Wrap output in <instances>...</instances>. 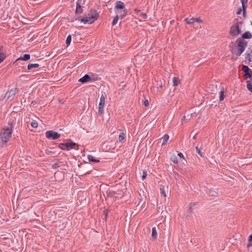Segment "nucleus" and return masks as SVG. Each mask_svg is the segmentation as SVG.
<instances>
[{"mask_svg": "<svg viewBox=\"0 0 252 252\" xmlns=\"http://www.w3.org/2000/svg\"><path fill=\"white\" fill-rule=\"evenodd\" d=\"M98 79V77H96L95 78H93V80H97ZM92 79L91 77L88 74L85 75L83 77L81 78L79 80V82H81L82 83H85L88 82H89L90 81L92 80Z\"/></svg>", "mask_w": 252, "mask_h": 252, "instance_id": "nucleus-9", "label": "nucleus"}, {"mask_svg": "<svg viewBox=\"0 0 252 252\" xmlns=\"http://www.w3.org/2000/svg\"><path fill=\"white\" fill-rule=\"evenodd\" d=\"M241 2L242 5L243 12L244 13L247 7L248 0H241Z\"/></svg>", "mask_w": 252, "mask_h": 252, "instance_id": "nucleus-17", "label": "nucleus"}, {"mask_svg": "<svg viewBox=\"0 0 252 252\" xmlns=\"http://www.w3.org/2000/svg\"><path fill=\"white\" fill-rule=\"evenodd\" d=\"M251 246H252V234L249 236L248 239V243L247 244L248 247Z\"/></svg>", "mask_w": 252, "mask_h": 252, "instance_id": "nucleus-23", "label": "nucleus"}, {"mask_svg": "<svg viewBox=\"0 0 252 252\" xmlns=\"http://www.w3.org/2000/svg\"><path fill=\"white\" fill-rule=\"evenodd\" d=\"M178 156H179L181 158H184V156L182 153H179L178 154Z\"/></svg>", "mask_w": 252, "mask_h": 252, "instance_id": "nucleus-44", "label": "nucleus"}, {"mask_svg": "<svg viewBox=\"0 0 252 252\" xmlns=\"http://www.w3.org/2000/svg\"><path fill=\"white\" fill-rule=\"evenodd\" d=\"M95 21L93 17H91V16L88 14L87 16L83 17L81 19V21L84 24H92Z\"/></svg>", "mask_w": 252, "mask_h": 252, "instance_id": "nucleus-7", "label": "nucleus"}, {"mask_svg": "<svg viewBox=\"0 0 252 252\" xmlns=\"http://www.w3.org/2000/svg\"><path fill=\"white\" fill-rule=\"evenodd\" d=\"M5 56L4 54L0 53V63H1L5 59Z\"/></svg>", "mask_w": 252, "mask_h": 252, "instance_id": "nucleus-35", "label": "nucleus"}, {"mask_svg": "<svg viewBox=\"0 0 252 252\" xmlns=\"http://www.w3.org/2000/svg\"><path fill=\"white\" fill-rule=\"evenodd\" d=\"M244 77L245 79L250 78L252 77V73H250L249 72L245 73Z\"/></svg>", "mask_w": 252, "mask_h": 252, "instance_id": "nucleus-28", "label": "nucleus"}, {"mask_svg": "<svg viewBox=\"0 0 252 252\" xmlns=\"http://www.w3.org/2000/svg\"><path fill=\"white\" fill-rule=\"evenodd\" d=\"M31 126L33 128H36V127H37L38 124H37V123L35 121L32 120V122L31 123Z\"/></svg>", "mask_w": 252, "mask_h": 252, "instance_id": "nucleus-26", "label": "nucleus"}, {"mask_svg": "<svg viewBox=\"0 0 252 252\" xmlns=\"http://www.w3.org/2000/svg\"><path fill=\"white\" fill-rule=\"evenodd\" d=\"M224 97V95L223 94V91L222 90L220 91V101H222L223 100Z\"/></svg>", "mask_w": 252, "mask_h": 252, "instance_id": "nucleus-33", "label": "nucleus"}, {"mask_svg": "<svg viewBox=\"0 0 252 252\" xmlns=\"http://www.w3.org/2000/svg\"><path fill=\"white\" fill-rule=\"evenodd\" d=\"M75 146L78 147V145L76 143L71 142L70 143H61L59 144V147L62 150L68 151L73 148L77 149L74 147Z\"/></svg>", "mask_w": 252, "mask_h": 252, "instance_id": "nucleus-3", "label": "nucleus"}, {"mask_svg": "<svg viewBox=\"0 0 252 252\" xmlns=\"http://www.w3.org/2000/svg\"><path fill=\"white\" fill-rule=\"evenodd\" d=\"M135 11H137L138 13H139V15L143 18V19H146L147 17V16L146 13H144L143 12H141V11L140 10L138 9H135Z\"/></svg>", "mask_w": 252, "mask_h": 252, "instance_id": "nucleus-21", "label": "nucleus"}, {"mask_svg": "<svg viewBox=\"0 0 252 252\" xmlns=\"http://www.w3.org/2000/svg\"><path fill=\"white\" fill-rule=\"evenodd\" d=\"M171 161L174 163H178V159L175 156H173L171 158Z\"/></svg>", "mask_w": 252, "mask_h": 252, "instance_id": "nucleus-34", "label": "nucleus"}, {"mask_svg": "<svg viewBox=\"0 0 252 252\" xmlns=\"http://www.w3.org/2000/svg\"><path fill=\"white\" fill-rule=\"evenodd\" d=\"M195 149L198 154H199L200 156H202L200 149L198 148V147H196Z\"/></svg>", "mask_w": 252, "mask_h": 252, "instance_id": "nucleus-40", "label": "nucleus"}, {"mask_svg": "<svg viewBox=\"0 0 252 252\" xmlns=\"http://www.w3.org/2000/svg\"><path fill=\"white\" fill-rule=\"evenodd\" d=\"M38 66L39 64L38 63H31L28 64V69L30 70L32 68H36L38 67Z\"/></svg>", "mask_w": 252, "mask_h": 252, "instance_id": "nucleus-20", "label": "nucleus"}, {"mask_svg": "<svg viewBox=\"0 0 252 252\" xmlns=\"http://www.w3.org/2000/svg\"><path fill=\"white\" fill-rule=\"evenodd\" d=\"M247 88L248 90L252 93V79L247 81Z\"/></svg>", "mask_w": 252, "mask_h": 252, "instance_id": "nucleus-15", "label": "nucleus"}, {"mask_svg": "<svg viewBox=\"0 0 252 252\" xmlns=\"http://www.w3.org/2000/svg\"><path fill=\"white\" fill-rule=\"evenodd\" d=\"M118 19H119V16L118 15H116L113 20V22H112V25H115V24H116L118 22Z\"/></svg>", "mask_w": 252, "mask_h": 252, "instance_id": "nucleus-31", "label": "nucleus"}, {"mask_svg": "<svg viewBox=\"0 0 252 252\" xmlns=\"http://www.w3.org/2000/svg\"><path fill=\"white\" fill-rule=\"evenodd\" d=\"M118 13H120V17L121 19H123L127 14V10L126 9L122 10L120 12H117Z\"/></svg>", "mask_w": 252, "mask_h": 252, "instance_id": "nucleus-16", "label": "nucleus"}, {"mask_svg": "<svg viewBox=\"0 0 252 252\" xmlns=\"http://www.w3.org/2000/svg\"><path fill=\"white\" fill-rule=\"evenodd\" d=\"M236 43H237V49L235 54L237 56H240L245 50L247 43L243 41L240 38L236 40Z\"/></svg>", "mask_w": 252, "mask_h": 252, "instance_id": "nucleus-2", "label": "nucleus"}, {"mask_svg": "<svg viewBox=\"0 0 252 252\" xmlns=\"http://www.w3.org/2000/svg\"><path fill=\"white\" fill-rule=\"evenodd\" d=\"M88 158L89 161H91V162H96V163L99 162V159L95 158L92 155H88Z\"/></svg>", "mask_w": 252, "mask_h": 252, "instance_id": "nucleus-14", "label": "nucleus"}, {"mask_svg": "<svg viewBox=\"0 0 252 252\" xmlns=\"http://www.w3.org/2000/svg\"><path fill=\"white\" fill-rule=\"evenodd\" d=\"M249 70H250L249 68L248 67V66H247L246 65L243 66L242 68V70L245 73L249 72Z\"/></svg>", "mask_w": 252, "mask_h": 252, "instance_id": "nucleus-29", "label": "nucleus"}, {"mask_svg": "<svg viewBox=\"0 0 252 252\" xmlns=\"http://www.w3.org/2000/svg\"><path fill=\"white\" fill-rule=\"evenodd\" d=\"M196 134H195L193 137V138L194 139H196Z\"/></svg>", "mask_w": 252, "mask_h": 252, "instance_id": "nucleus-46", "label": "nucleus"}, {"mask_svg": "<svg viewBox=\"0 0 252 252\" xmlns=\"http://www.w3.org/2000/svg\"><path fill=\"white\" fill-rule=\"evenodd\" d=\"M81 6V5L78 3H77L76 4V12L81 13L82 11Z\"/></svg>", "mask_w": 252, "mask_h": 252, "instance_id": "nucleus-30", "label": "nucleus"}, {"mask_svg": "<svg viewBox=\"0 0 252 252\" xmlns=\"http://www.w3.org/2000/svg\"><path fill=\"white\" fill-rule=\"evenodd\" d=\"M125 136V134L123 132L120 134L119 136V141L120 142H121L124 140Z\"/></svg>", "mask_w": 252, "mask_h": 252, "instance_id": "nucleus-25", "label": "nucleus"}, {"mask_svg": "<svg viewBox=\"0 0 252 252\" xmlns=\"http://www.w3.org/2000/svg\"><path fill=\"white\" fill-rule=\"evenodd\" d=\"M216 194L217 193L215 191L212 190H210L209 193L210 196H216Z\"/></svg>", "mask_w": 252, "mask_h": 252, "instance_id": "nucleus-39", "label": "nucleus"}, {"mask_svg": "<svg viewBox=\"0 0 252 252\" xmlns=\"http://www.w3.org/2000/svg\"><path fill=\"white\" fill-rule=\"evenodd\" d=\"M160 190L161 191V194L164 196V197H166V193H165V191L164 189H162V188H160Z\"/></svg>", "mask_w": 252, "mask_h": 252, "instance_id": "nucleus-37", "label": "nucleus"}, {"mask_svg": "<svg viewBox=\"0 0 252 252\" xmlns=\"http://www.w3.org/2000/svg\"><path fill=\"white\" fill-rule=\"evenodd\" d=\"M194 205H195V203H191L190 204V207H189V211H190V212H191V206H194Z\"/></svg>", "mask_w": 252, "mask_h": 252, "instance_id": "nucleus-43", "label": "nucleus"}, {"mask_svg": "<svg viewBox=\"0 0 252 252\" xmlns=\"http://www.w3.org/2000/svg\"><path fill=\"white\" fill-rule=\"evenodd\" d=\"M185 21L188 24H191L195 22L194 18L190 19L187 18L185 19Z\"/></svg>", "mask_w": 252, "mask_h": 252, "instance_id": "nucleus-22", "label": "nucleus"}, {"mask_svg": "<svg viewBox=\"0 0 252 252\" xmlns=\"http://www.w3.org/2000/svg\"><path fill=\"white\" fill-rule=\"evenodd\" d=\"M242 37L244 39H250L252 37V34L250 32H246L243 34Z\"/></svg>", "mask_w": 252, "mask_h": 252, "instance_id": "nucleus-13", "label": "nucleus"}, {"mask_svg": "<svg viewBox=\"0 0 252 252\" xmlns=\"http://www.w3.org/2000/svg\"><path fill=\"white\" fill-rule=\"evenodd\" d=\"M241 12V9H240L237 12V14H240Z\"/></svg>", "mask_w": 252, "mask_h": 252, "instance_id": "nucleus-45", "label": "nucleus"}, {"mask_svg": "<svg viewBox=\"0 0 252 252\" xmlns=\"http://www.w3.org/2000/svg\"><path fill=\"white\" fill-rule=\"evenodd\" d=\"M88 14L91 16V17L94 18L95 20L97 19L98 18V14L95 10H91L89 13Z\"/></svg>", "mask_w": 252, "mask_h": 252, "instance_id": "nucleus-11", "label": "nucleus"}, {"mask_svg": "<svg viewBox=\"0 0 252 252\" xmlns=\"http://www.w3.org/2000/svg\"><path fill=\"white\" fill-rule=\"evenodd\" d=\"M146 176H147V172L145 171H143V175L142 176V180H144L146 178Z\"/></svg>", "mask_w": 252, "mask_h": 252, "instance_id": "nucleus-41", "label": "nucleus"}, {"mask_svg": "<svg viewBox=\"0 0 252 252\" xmlns=\"http://www.w3.org/2000/svg\"><path fill=\"white\" fill-rule=\"evenodd\" d=\"M251 53H252V50H251Z\"/></svg>", "mask_w": 252, "mask_h": 252, "instance_id": "nucleus-48", "label": "nucleus"}, {"mask_svg": "<svg viewBox=\"0 0 252 252\" xmlns=\"http://www.w3.org/2000/svg\"><path fill=\"white\" fill-rule=\"evenodd\" d=\"M194 22H196L198 23H200L202 22V20L199 17V18H194Z\"/></svg>", "mask_w": 252, "mask_h": 252, "instance_id": "nucleus-36", "label": "nucleus"}, {"mask_svg": "<svg viewBox=\"0 0 252 252\" xmlns=\"http://www.w3.org/2000/svg\"><path fill=\"white\" fill-rule=\"evenodd\" d=\"M213 88H214V87L213 86ZM215 88H216V86H215Z\"/></svg>", "mask_w": 252, "mask_h": 252, "instance_id": "nucleus-47", "label": "nucleus"}, {"mask_svg": "<svg viewBox=\"0 0 252 252\" xmlns=\"http://www.w3.org/2000/svg\"><path fill=\"white\" fill-rule=\"evenodd\" d=\"M180 83V80L178 78L174 77L173 78V83L174 86H177Z\"/></svg>", "mask_w": 252, "mask_h": 252, "instance_id": "nucleus-19", "label": "nucleus"}, {"mask_svg": "<svg viewBox=\"0 0 252 252\" xmlns=\"http://www.w3.org/2000/svg\"><path fill=\"white\" fill-rule=\"evenodd\" d=\"M168 139H169V135L167 134H165L163 138L162 145L165 144L167 142Z\"/></svg>", "mask_w": 252, "mask_h": 252, "instance_id": "nucleus-24", "label": "nucleus"}, {"mask_svg": "<svg viewBox=\"0 0 252 252\" xmlns=\"http://www.w3.org/2000/svg\"><path fill=\"white\" fill-rule=\"evenodd\" d=\"M105 101V97L103 94H102L100 98V101L98 104V111L99 115H102L103 113V108Z\"/></svg>", "mask_w": 252, "mask_h": 252, "instance_id": "nucleus-6", "label": "nucleus"}, {"mask_svg": "<svg viewBox=\"0 0 252 252\" xmlns=\"http://www.w3.org/2000/svg\"><path fill=\"white\" fill-rule=\"evenodd\" d=\"M246 59L249 62H251L252 61L250 54H248L246 55Z\"/></svg>", "mask_w": 252, "mask_h": 252, "instance_id": "nucleus-38", "label": "nucleus"}, {"mask_svg": "<svg viewBox=\"0 0 252 252\" xmlns=\"http://www.w3.org/2000/svg\"><path fill=\"white\" fill-rule=\"evenodd\" d=\"M71 40V36L70 35H68L66 38V43L67 46L69 45Z\"/></svg>", "mask_w": 252, "mask_h": 252, "instance_id": "nucleus-27", "label": "nucleus"}, {"mask_svg": "<svg viewBox=\"0 0 252 252\" xmlns=\"http://www.w3.org/2000/svg\"><path fill=\"white\" fill-rule=\"evenodd\" d=\"M13 127V123H10L8 124L7 126L2 128L0 135V145L1 147H3L6 146L7 142L11 137Z\"/></svg>", "mask_w": 252, "mask_h": 252, "instance_id": "nucleus-1", "label": "nucleus"}, {"mask_svg": "<svg viewBox=\"0 0 252 252\" xmlns=\"http://www.w3.org/2000/svg\"><path fill=\"white\" fill-rule=\"evenodd\" d=\"M240 32V30L237 24L232 25L229 31L230 34L233 36H237Z\"/></svg>", "mask_w": 252, "mask_h": 252, "instance_id": "nucleus-5", "label": "nucleus"}, {"mask_svg": "<svg viewBox=\"0 0 252 252\" xmlns=\"http://www.w3.org/2000/svg\"><path fill=\"white\" fill-rule=\"evenodd\" d=\"M144 105L145 106H147L148 105H149V101L147 99H146L144 100Z\"/></svg>", "mask_w": 252, "mask_h": 252, "instance_id": "nucleus-42", "label": "nucleus"}, {"mask_svg": "<svg viewBox=\"0 0 252 252\" xmlns=\"http://www.w3.org/2000/svg\"><path fill=\"white\" fill-rule=\"evenodd\" d=\"M18 91L19 90L17 88L12 89L6 93L5 95V97H6L7 99H9L12 96L16 94H17L18 92Z\"/></svg>", "mask_w": 252, "mask_h": 252, "instance_id": "nucleus-8", "label": "nucleus"}, {"mask_svg": "<svg viewBox=\"0 0 252 252\" xmlns=\"http://www.w3.org/2000/svg\"><path fill=\"white\" fill-rule=\"evenodd\" d=\"M46 136L50 139H57L60 137V134L53 130L47 131L45 133Z\"/></svg>", "mask_w": 252, "mask_h": 252, "instance_id": "nucleus-4", "label": "nucleus"}, {"mask_svg": "<svg viewBox=\"0 0 252 252\" xmlns=\"http://www.w3.org/2000/svg\"><path fill=\"white\" fill-rule=\"evenodd\" d=\"M30 54H25L23 56H21L19 58H18L16 61H18L19 60H23V61H28L30 59Z\"/></svg>", "mask_w": 252, "mask_h": 252, "instance_id": "nucleus-12", "label": "nucleus"}, {"mask_svg": "<svg viewBox=\"0 0 252 252\" xmlns=\"http://www.w3.org/2000/svg\"><path fill=\"white\" fill-rule=\"evenodd\" d=\"M125 9V4L121 1H117L115 3V9Z\"/></svg>", "mask_w": 252, "mask_h": 252, "instance_id": "nucleus-10", "label": "nucleus"}, {"mask_svg": "<svg viewBox=\"0 0 252 252\" xmlns=\"http://www.w3.org/2000/svg\"><path fill=\"white\" fill-rule=\"evenodd\" d=\"M192 114H191L190 115H188L187 117L184 116L183 117L182 121H186L188 119H189L192 117Z\"/></svg>", "mask_w": 252, "mask_h": 252, "instance_id": "nucleus-32", "label": "nucleus"}, {"mask_svg": "<svg viewBox=\"0 0 252 252\" xmlns=\"http://www.w3.org/2000/svg\"><path fill=\"white\" fill-rule=\"evenodd\" d=\"M157 230H156V228L155 227H154L152 228V237L154 238V239H156L157 237Z\"/></svg>", "mask_w": 252, "mask_h": 252, "instance_id": "nucleus-18", "label": "nucleus"}]
</instances>
